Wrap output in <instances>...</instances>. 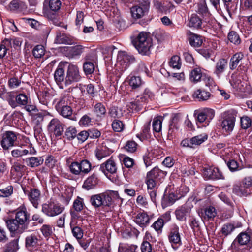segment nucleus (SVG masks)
Wrapping results in <instances>:
<instances>
[{
    "label": "nucleus",
    "mask_w": 252,
    "mask_h": 252,
    "mask_svg": "<svg viewBox=\"0 0 252 252\" xmlns=\"http://www.w3.org/2000/svg\"><path fill=\"white\" fill-rule=\"evenodd\" d=\"M90 202L94 208L102 207L106 212L111 210L113 205L111 195L107 193L93 195L90 197Z\"/></svg>",
    "instance_id": "f03ea898"
},
{
    "label": "nucleus",
    "mask_w": 252,
    "mask_h": 252,
    "mask_svg": "<svg viewBox=\"0 0 252 252\" xmlns=\"http://www.w3.org/2000/svg\"><path fill=\"white\" fill-rule=\"evenodd\" d=\"M22 189L24 194L28 196L30 202L35 208H37L40 201V191L36 189L28 190L25 187H22Z\"/></svg>",
    "instance_id": "9d476101"
},
{
    "label": "nucleus",
    "mask_w": 252,
    "mask_h": 252,
    "mask_svg": "<svg viewBox=\"0 0 252 252\" xmlns=\"http://www.w3.org/2000/svg\"><path fill=\"white\" fill-rule=\"evenodd\" d=\"M108 114L111 117L114 118H119L123 116V112L122 110L118 109V107L114 106L111 107L109 109Z\"/></svg>",
    "instance_id": "5fc2aeb1"
},
{
    "label": "nucleus",
    "mask_w": 252,
    "mask_h": 252,
    "mask_svg": "<svg viewBox=\"0 0 252 252\" xmlns=\"http://www.w3.org/2000/svg\"><path fill=\"white\" fill-rule=\"evenodd\" d=\"M162 120L161 117H157L155 118L153 122V130L157 132H159L161 131L162 128Z\"/></svg>",
    "instance_id": "3c124183"
},
{
    "label": "nucleus",
    "mask_w": 252,
    "mask_h": 252,
    "mask_svg": "<svg viewBox=\"0 0 252 252\" xmlns=\"http://www.w3.org/2000/svg\"><path fill=\"white\" fill-rule=\"evenodd\" d=\"M181 61L179 56H173L169 62V65L174 69H179L181 67Z\"/></svg>",
    "instance_id": "58836bf2"
},
{
    "label": "nucleus",
    "mask_w": 252,
    "mask_h": 252,
    "mask_svg": "<svg viewBox=\"0 0 252 252\" xmlns=\"http://www.w3.org/2000/svg\"><path fill=\"white\" fill-rule=\"evenodd\" d=\"M113 129L116 132H121L124 128L123 122L119 120H115L112 123Z\"/></svg>",
    "instance_id": "4d7b16f0"
},
{
    "label": "nucleus",
    "mask_w": 252,
    "mask_h": 252,
    "mask_svg": "<svg viewBox=\"0 0 252 252\" xmlns=\"http://www.w3.org/2000/svg\"><path fill=\"white\" fill-rule=\"evenodd\" d=\"M72 40L67 35L63 33H57L55 40V43L57 44H71Z\"/></svg>",
    "instance_id": "72a5a7b5"
},
{
    "label": "nucleus",
    "mask_w": 252,
    "mask_h": 252,
    "mask_svg": "<svg viewBox=\"0 0 252 252\" xmlns=\"http://www.w3.org/2000/svg\"><path fill=\"white\" fill-rule=\"evenodd\" d=\"M169 240L172 244H180L181 237L179 232V227L175 226L171 230L169 235Z\"/></svg>",
    "instance_id": "393cba45"
},
{
    "label": "nucleus",
    "mask_w": 252,
    "mask_h": 252,
    "mask_svg": "<svg viewBox=\"0 0 252 252\" xmlns=\"http://www.w3.org/2000/svg\"><path fill=\"white\" fill-rule=\"evenodd\" d=\"M64 209L61 204L50 201L42 205L41 211L48 217H54L61 214Z\"/></svg>",
    "instance_id": "39448f33"
},
{
    "label": "nucleus",
    "mask_w": 252,
    "mask_h": 252,
    "mask_svg": "<svg viewBox=\"0 0 252 252\" xmlns=\"http://www.w3.org/2000/svg\"><path fill=\"white\" fill-rule=\"evenodd\" d=\"M197 12L202 15L205 22L209 23V18L211 14L208 11V7L205 1L200 2L198 4Z\"/></svg>",
    "instance_id": "a211bd4d"
},
{
    "label": "nucleus",
    "mask_w": 252,
    "mask_h": 252,
    "mask_svg": "<svg viewBox=\"0 0 252 252\" xmlns=\"http://www.w3.org/2000/svg\"><path fill=\"white\" fill-rule=\"evenodd\" d=\"M188 40L189 44L194 48L200 47L203 42L202 36L193 33L189 34Z\"/></svg>",
    "instance_id": "4be33fe9"
},
{
    "label": "nucleus",
    "mask_w": 252,
    "mask_h": 252,
    "mask_svg": "<svg viewBox=\"0 0 252 252\" xmlns=\"http://www.w3.org/2000/svg\"><path fill=\"white\" fill-rule=\"evenodd\" d=\"M232 192L240 197L246 196L249 194L248 189L240 184H235L233 186Z\"/></svg>",
    "instance_id": "a878e982"
},
{
    "label": "nucleus",
    "mask_w": 252,
    "mask_h": 252,
    "mask_svg": "<svg viewBox=\"0 0 252 252\" xmlns=\"http://www.w3.org/2000/svg\"><path fill=\"white\" fill-rule=\"evenodd\" d=\"M39 236L35 233H32L25 238V246L28 249L36 248L40 245Z\"/></svg>",
    "instance_id": "dca6fc26"
},
{
    "label": "nucleus",
    "mask_w": 252,
    "mask_h": 252,
    "mask_svg": "<svg viewBox=\"0 0 252 252\" xmlns=\"http://www.w3.org/2000/svg\"><path fill=\"white\" fill-rule=\"evenodd\" d=\"M30 218L26 208L20 206L16 210L15 218L7 219L5 222L10 232L21 234L28 228Z\"/></svg>",
    "instance_id": "f257e3e1"
},
{
    "label": "nucleus",
    "mask_w": 252,
    "mask_h": 252,
    "mask_svg": "<svg viewBox=\"0 0 252 252\" xmlns=\"http://www.w3.org/2000/svg\"><path fill=\"white\" fill-rule=\"evenodd\" d=\"M84 205L83 199L80 197H77L74 201L73 207L75 211L81 212L83 209Z\"/></svg>",
    "instance_id": "603ef678"
},
{
    "label": "nucleus",
    "mask_w": 252,
    "mask_h": 252,
    "mask_svg": "<svg viewBox=\"0 0 252 252\" xmlns=\"http://www.w3.org/2000/svg\"><path fill=\"white\" fill-rule=\"evenodd\" d=\"M235 228L234 225L232 223H226L223 225L221 228V232L225 236L230 234Z\"/></svg>",
    "instance_id": "052dcab7"
},
{
    "label": "nucleus",
    "mask_w": 252,
    "mask_h": 252,
    "mask_svg": "<svg viewBox=\"0 0 252 252\" xmlns=\"http://www.w3.org/2000/svg\"><path fill=\"white\" fill-rule=\"evenodd\" d=\"M164 3H162L158 0H153V4L155 8L159 12H166L167 8L164 5Z\"/></svg>",
    "instance_id": "774afa93"
},
{
    "label": "nucleus",
    "mask_w": 252,
    "mask_h": 252,
    "mask_svg": "<svg viewBox=\"0 0 252 252\" xmlns=\"http://www.w3.org/2000/svg\"><path fill=\"white\" fill-rule=\"evenodd\" d=\"M215 112L212 109H206L202 112H199L197 116V121L198 122L202 123L206 120L207 122L214 117Z\"/></svg>",
    "instance_id": "412c9836"
},
{
    "label": "nucleus",
    "mask_w": 252,
    "mask_h": 252,
    "mask_svg": "<svg viewBox=\"0 0 252 252\" xmlns=\"http://www.w3.org/2000/svg\"><path fill=\"white\" fill-rule=\"evenodd\" d=\"M77 131L75 127L69 126L65 131L64 137L69 140L74 139L77 136Z\"/></svg>",
    "instance_id": "37998d69"
},
{
    "label": "nucleus",
    "mask_w": 252,
    "mask_h": 252,
    "mask_svg": "<svg viewBox=\"0 0 252 252\" xmlns=\"http://www.w3.org/2000/svg\"><path fill=\"white\" fill-rule=\"evenodd\" d=\"M143 82L141 78L139 76H132L129 80V85L133 89H135L141 86Z\"/></svg>",
    "instance_id": "a18cd8bd"
},
{
    "label": "nucleus",
    "mask_w": 252,
    "mask_h": 252,
    "mask_svg": "<svg viewBox=\"0 0 252 252\" xmlns=\"http://www.w3.org/2000/svg\"><path fill=\"white\" fill-rule=\"evenodd\" d=\"M208 138V135L206 133H202L195 136L191 138L193 148L194 146L199 145L203 143Z\"/></svg>",
    "instance_id": "e433bc0d"
},
{
    "label": "nucleus",
    "mask_w": 252,
    "mask_h": 252,
    "mask_svg": "<svg viewBox=\"0 0 252 252\" xmlns=\"http://www.w3.org/2000/svg\"><path fill=\"white\" fill-rule=\"evenodd\" d=\"M131 12L134 18L140 19L147 12V9L141 6L136 5L131 8Z\"/></svg>",
    "instance_id": "cd10ccee"
},
{
    "label": "nucleus",
    "mask_w": 252,
    "mask_h": 252,
    "mask_svg": "<svg viewBox=\"0 0 252 252\" xmlns=\"http://www.w3.org/2000/svg\"><path fill=\"white\" fill-rule=\"evenodd\" d=\"M61 6V2L60 0H49V6L53 11H58Z\"/></svg>",
    "instance_id": "e2e57ef3"
},
{
    "label": "nucleus",
    "mask_w": 252,
    "mask_h": 252,
    "mask_svg": "<svg viewBox=\"0 0 252 252\" xmlns=\"http://www.w3.org/2000/svg\"><path fill=\"white\" fill-rule=\"evenodd\" d=\"M81 79L78 67L75 65L69 64L66 70L65 86L79 82Z\"/></svg>",
    "instance_id": "423d86ee"
},
{
    "label": "nucleus",
    "mask_w": 252,
    "mask_h": 252,
    "mask_svg": "<svg viewBox=\"0 0 252 252\" xmlns=\"http://www.w3.org/2000/svg\"><path fill=\"white\" fill-rule=\"evenodd\" d=\"M132 43L140 53L146 54L152 46V39L144 32H140Z\"/></svg>",
    "instance_id": "7ed1b4c3"
},
{
    "label": "nucleus",
    "mask_w": 252,
    "mask_h": 252,
    "mask_svg": "<svg viewBox=\"0 0 252 252\" xmlns=\"http://www.w3.org/2000/svg\"><path fill=\"white\" fill-rule=\"evenodd\" d=\"M25 161L27 166L34 168L41 165L43 163L44 159L42 157H31L26 158Z\"/></svg>",
    "instance_id": "5701e85b"
},
{
    "label": "nucleus",
    "mask_w": 252,
    "mask_h": 252,
    "mask_svg": "<svg viewBox=\"0 0 252 252\" xmlns=\"http://www.w3.org/2000/svg\"><path fill=\"white\" fill-rule=\"evenodd\" d=\"M98 183L97 175L94 173L88 177L84 181L83 187L87 190L94 188Z\"/></svg>",
    "instance_id": "b1692460"
},
{
    "label": "nucleus",
    "mask_w": 252,
    "mask_h": 252,
    "mask_svg": "<svg viewBox=\"0 0 252 252\" xmlns=\"http://www.w3.org/2000/svg\"><path fill=\"white\" fill-rule=\"evenodd\" d=\"M151 219V217L146 212H142L138 213L136 215L134 221L139 226L144 228L150 224Z\"/></svg>",
    "instance_id": "2eb2a0df"
},
{
    "label": "nucleus",
    "mask_w": 252,
    "mask_h": 252,
    "mask_svg": "<svg viewBox=\"0 0 252 252\" xmlns=\"http://www.w3.org/2000/svg\"><path fill=\"white\" fill-rule=\"evenodd\" d=\"M16 107L18 106H25L28 104V96L24 94H19L16 96Z\"/></svg>",
    "instance_id": "a19ab883"
},
{
    "label": "nucleus",
    "mask_w": 252,
    "mask_h": 252,
    "mask_svg": "<svg viewBox=\"0 0 252 252\" xmlns=\"http://www.w3.org/2000/svg\"><path fill=\"white\" fill-rule=\"evenodd\" d=\"M57 164V160L55 157L51 155H48L45 161V165L49 169L53 168Z\"/></svg>",
    "instance_id": "6e6d98bb"
},
{
    "label": "nucleus",
    "mask_w": 252,
    "mask_h": 252,
    "mask_svg": "<svg viewBox=\"0 0 252 252\" xmlns=\"http://www.w3.org/2000/svg\"><path fill=\"white\" fill-rule=\"evenodd\" d=\"M13 192V188L12 186H8L5 188L0 189V196L2 197H7L10 196Z\"/></svg>",
    "instance_id": "13d9d810"
},
{
    "label": "nucleus",
    "mask_w": 252,
    "mask_h": 252,
    "mask_svg": "<svg viewBox=\"0 0 252 252\" xmlns=\"http://www.w3.org/2000/svg\"><path fill=\"white\" fill-rule=\"evenodd\" d=\"M94 111L99 117L105 115L106 112L105 106L101 103H97L95 105Z\"/></svg>",
    "instance_id": "864d4df0"
},
{
    "label": "nucleus",
    "mask_w": 252,
    "mask_h": 252,
    "mask_svg": "<svg viewBox=\"0 0 252 252\" xmlns=\"http://www.w3.org/2000/svg\"><path fill=\"white\" fill-rule=\"evenodd\" d=\"M137 146V144L135 141L132 140L128 141L125 146V149L128 152L133 153L136 151Z\"/></svg>",
    "instance_id": "0e129e2a"
},
{
    "label": "nucleus",
    "mask_w": 252,
    "mask_h": 252,
    "mask_svg": "<svg viewBox=\"0 0 252 252\" xmlns=\"http://www.w3.org/2000/svg\"><path fill=\"white\" fill-rule=\"evenodd\" d=\"M203 80L205 83V85L209 88L210 91L215 90L217 88L215 82L210 76L204 74L203 76Z\"/></svg>",
    "instance_id": "c03bdc74"
},
{
    "label": "nucleus",
    "mask_w": 252,
    "mask_h": 252,
    "mask_svg": "<svg viewBox=\"0 0 252 252\" xmlns=\"http://www.w3.org/2000/svg\"><path fill=\"white\" fill-rule=\"evenodd\" d=\"M211 96L210 92L198 89L194 92L193 96L199 101H206L209 99Z\"/></svg>",
    "instance_id": "bb28decb"
},
{
    "label": "nucleus",
    "mask_w": 252,
    "mask_h": 252,
    "mask_svg": "<svg viewBox=\"0 0 252 252\" xmlns=\"http://www.w3.org/2000/svg\"><path fill=\"white\" fill-rule=\"evenodd\" d=\"M100 170L105 175H107L108 173L113 174L117 172V164L114 159L110 158L100 165Z\"/></svg>",
    "instance_id": "4468645a"
},
{
    "label": "nucleus",
    "mask_w": 252,
    "mask_h": 252,
    "mask_svg": "<svg viewBox=\"0 0 252 252\" xmlns=\"http://www.w3.org/2000/svg\"><path fill=\"white\" fill-rule=\"evenodd\" d=\"M83 69L86 75L91 74L94 70V65L93 63L87 62L84 63Z\"/></svg>",
    "instance_id": "680f3d73"
},
{
    "label": "nucleus",
    "mask_w": 252,
    "mask_h": 252,
    "mask_svg": "<svg viewBox=\"0 0 252 252\" xmlns=\"http://www.w3.org/2000/svg\"><path fill=\"white\" fill-rule=\"evenodd\" d=\"M164 225V221L162 218H158L151 226L152 228L158 233L160 234L162 232V228Z\"/></svg>",
    "instance_id": "ea45409f"
},
{
    "label": "nucleus",
    "mask_w": 252,
    "mask_h": 252,
    "mask_svg": "<svg viewBox=\"0 0 252 252\" xmlns=\"http://www.w3.org/2000/svg\"><path fill=\"white\" fill-rule=\"evenodd\" d=\"M18 248V241L17 239H14L7 244L5 252H16Z\"/></svg>",
    "instance_id": "de8ad7c7"
},
{
    "label": "nucleus",
    "mask_w": 252,
    "mask_h": 252,
    "mask_svg": "<svg viewBox=\"0 0 252 252\" xmlns=\"http://www.w3.org/2000/svg\"><path fill=\"white\" fill-rule=\"evenodd\" d=\"M203 176L206 179L219 180L224 179L222 173L219 168L210 167L203 169Z\"/></svg>",
    "instance_id": "ddd939ff"
},
{
    "label": "nucleus",
    "mask_w": 252,
    "mask_h": 252,
    "mask_svg": "<svg viewBox=\"0 0 252 252\" xmlns=\"http://www.w3.org/2000/svg\"><path fill=\"white\" fill-rule=\"evenodd\" d=\"M243 57L244 55L241 53H237L234 54L230 60L229 65L230 69L233 70L235 69Z\"/></svg>",
    "instance_id": "473e14b6"
},
{
    "label": "nucleus",
    "mask_w": 252,
    "mask_h": 252,
    "mask_svg": "<svg viewBox=\"0 0 252 252\" xmlns=\"http://www.w3.org/2000/svg\"><path fill=\"white\" fill-rule=\"evenodd\" d=\"M204 214L205 219H213L216 216L217 212L214 207L210 206L205 209Z\"/></svg>",
    "instance_id": "49530a36"
},
{
    "label": "nucleus",
    "mask_w": 252,
    "mask_h": 252,
    "mask_svg": "<svg viewBox=\"0 0 252 252\" xmlns=\"http://www.w3.org/2000/svg\"><path fill=\"white\" fill-rule=\"evenodd\" d=\"M154 94L149 89L146 88L145 89L143 94L140 96V99H138V101L146 102L149 100H152L154 99Z\"/></svg>",
    "instance_id": "c9c22d12"
},
{
    "label": "nucleus",
    "mask_w": 252,
    "mask_h": 252,
    "mask_svg": "<svg viewBox=\"0 0 252 252\" xmlns=\"http://www.w3.org/2000/svg\"><path fill=\"white\" fill-rule=\"evenodd\" d=\"M16 96L14 93L12 92H8L5 95L6 100L13 108H16Z\"/></svg>",
    "instance_id": "8fccbe9b"
},
{
    "label": "nucleus",
    "mask_w": 252,
    "mask_h": 252,
    "mask_svg": "<svg viewBox=\"0 0 252 252\" xmlns=\"http://www.w3.org/2000/svg\"><path fill=\"white\" fill-rule=\"evenodd\" d=\"M47 128L49 132L56 137L61 136L64 129L63 124L57 118H54L50 121Z\"/></svg>",
    "instance_id": "1a4fd4ad"
},
{
    "label": "nucleus",
    "mask_w": 252,
    "mask_h": 252,
    "mask_svg": "<svg viewBox=\"0 0 252 252\" xmlns=\"http://www.w3.org/2000/svg\"><path fill=\"white\" fill-rule=\"evenodd\" d=\"M36 153V151L33 150H30L29 152L28 150L25 149H15L11 151V155L14 157H20L24 155H26L28 153L30 154H34Z\"/></svg>",
    "instance_id": "79ce46f5"
},
{
    "label": "nucleus",
    "mask_w": 252,
    "mask_h": 252,
    "mask_svg": "<svg viewBox=\"0 0 252 252\" xmlns=\"http://www.w3.org/2000/svg\"><path fill=\"white\" fill-rule=\"evenodd\" d=\"M204 75H202L200 68H196L193 69L190 73V79L191 82L196 83L203 78Z\"/></svg>",
    "instance_id": "f704fd0d"
},
{
    "label": "nucleus",
    "mask_w": 252,
    "mask_h": 252,
    "mask_svg": "<svg viewBox=\"0 0 252 252\" xmlns=\"http://www.w3.org/2000/svg\"><path fill=\"white\" fill-rule=\"evenodd\" d=\"M40 231L45 237H49L53 233L52 227L48 224L43 225L40 228Z\"/></svg>",
    "instance_id": "338daca9"
},
{
    "label": "nucleus",
    "mask_w": 252,
    "mask_h": 252,
    "mask_svg": "<svg viewBox=\"0 0 252 252\" xmlns=\"http://www.w3.org/2000/svg\"><path fill=\"white\" fill-rule=\"evenodd\" d=\"M227 66V61L225 59H220L216 63L214 74L220 78Z\"/></svg>",
    "instance_id": "6ab92c4d"
},
{
    "label": "nucleus",
    "mask_w": 252,
    "mask_h": 252,
    "mask_svg": "<svg viewBox=\"0 0 252 252\" xmlns=\"http://www.w3.org/2000/svg\"><path fill=\"white\" fill-rule=\"evenodd\" d=\"M112 151L105 146H102L100 148H98L96 151V157L98 160H101L103 158L109 156Z\"/></svg>",
    "instance_id": "2f4dec72"
},
{
    "label": "nucleus",
    "mask_w": 252,
    "mask_h": 252,
    "mask_svg": "<svg viewBox=\"0 0 252 252\" xmlns=\"http://www.w3.org/2000/svg\"><path fill=\"white\" fill-rule=\"evenodd\" d=\"M70 98L71 97L68 94L62 95L55 105L56 109L69 106L71 103Z\"/></svg>",
    "instance_id": "c85d7f7f"
},
{
    "label": "nucleus",
    "mask_w": 252,
    "mask_h": 252,
    "mask_svg": "<svg viewBox=\"0 0 252 252\" xmlns=\"http://www.w3.org/2000/svg\"><path fill=\"white\" fill-rule=\"evenodd\" d=\"M165 176V173L158 167H154L152 170L148 172L147 174L148 178L158 181L161 178Z\"/></svg>",
    "instance_id": "c756f323"
},
{
    "label": "nucleus",
    "mask_w": 252,
    "mask_h": 252,
    "mask_svg": "<svg viewBox=\"0 0 252 252\" xmlns=\"http://www.w3.org/2000/svg\"><path fill=\"white\" fill-rule=\"evenodd\" d=\"M45 53V49L43 46L38 45L36 46L32 50V54L36 58L42 57Z\"/></svg>",
    "instance_id": "09e8293b"
},
{
    "label": "nucleus",
    "mask_w": 252,
    "mask_h": 252,
    "mask_svg": "<svg viewBox=\"0 0 252 252\" xmlns=\"http://www.w3.org/2000/svg\"><path fill=\"white\" fill-rule=\"evenodd\" d=\"M56 110L62 117L72 121H77V117L75 115H72L73 110L70 105L57 109Z\"/></svg>",
    "instance_id": "aec40b11"
},
{
    "label": "nucleus",
    "mask_w": 252,
    "mask_h": 252,
    "mask_svg": "<svg viewBox=\"0 0 252 252\" xmlns=\"http://www.w3.org/2000/svg\"><path fill=\"white\" fill-rule=\"evenodd\" d=\"M192 206L189 203H186L179 207L175 211L176 219L181 221H185L187 217L189 215Z\"/></svg>",
    "instance_id": "f8f14e48"
},
{
    "label": "nucleus",
    "mask_w": 252,
    "mask_h": 252,
    "mask_svg": "<svg viewBox=\"0 0 252 252\" xmlns=\"http://www.w3.org/2000/svg\"><path fill=\"white\" fill-rule=\"evenodd\" d=\"M250 240V235L245 232H242L239 234L235 241H237L241 245H246Z\"/></svg>",
    "instance_id": "4c0bfd02"
},
{
    "label": "nucleus",
    "mask_w": 252,
    "mask_h": 252,
    "mask_svg": "<svg viewBox=\"0 0 252 252\" xmlns=\"http://www.w3.org/2000/svg\"><path fill=\"white\" fill-rule=\"evenodd\" d=\"M251 119L247 116H244L241 118V126L242 128L247 129L251 126Z\"/></svg>",
    "instance_id": "69168bd1"
},
{
    "label": "nucleus",
    "mask_w": 252,
    "mask_h": 252,
    "mask_svg": "<svg viewBox=\"0 0 252 252\" xmlns=\"http://www.w3.org/2000/svg\"><path fill=\"white\" fill-rule=\"evenodd\" d=\"M117 63L122 66V71L126 70L130 63L134 60V58L128 55L126 52L119 51L117 55Z\"/></svg>",
    "instance_id": "9b49d317"
},
{
    "label": "nucleus",
    "mask_w": 252,
    "mask_h": 252,
    "mask_svg": "<svg viewBox=\"0 0 252 252\" xmlns=\"http://www.w3.org/2000/svg\"><path fill=\"white\" fill-rule=\"evenodd\" d=\"M54 79L58 85H61L62 88L65 86V73L64 70L62 68V65H60L56 69L54 74Z\"/></svg>",
    "instance_id": "f3484780"
},
{
    "label": "nucleus",
    "mask_w": 252,
    "mask_h": 252,
    "mask_svg": "<svg viewBox=\"0 0 252 252\" xmlns=\"http://www.w3.org/2000/svg\"><path fill=\"white\" fill-rule=\"evenodd\" d=\"M17 139L16 135L13 131H5L1 134V145L3 149L7 150L14 146V143Z\"/></svg>",
    "instance_id": "0eeeda50"
},
{
    "label": "nucleus",
    "mask_w": 252,
    "mask_h": 252,
    "mask_svg": "<svg viewBox=\"0 0 252 252\" xmlns=\"http://www.w3.org/2000/svg\"><path fill=\"white\" fill-rule=\"evenodd\" d=\"M236 114L234 113L227 112L224 113L223 120L221 126L226 132H231L234 127Z\"/></svg>",
    "instance_id": "6e6552de"
},
{
    "label": "nucleus",
    "mask_w": 252,
    "mask_h": 252,
    "mask_svg": "<svg viewBox=\"0 0 252 252\" xmlns=\"http://www.w3.org/2000/svg\"><path fill=\"white\" fill-rule=\"evenodd\" d=\"M70 172L75 175L83 176L90 172L91 170V164L86 159L80 162L74 161L69 165Z\"/></svg>",
    "instance_id": "20e7f679"
},
{
    "label": "nucleus",
    "mask_w": 252,
    "mask_h": 252,
    "mask_svg": "<svg viewBox=\"0 0 252 252\" xmlns=\"http://www.w3.org/2000/svg\"><path fill=\"white\" fill-rule=\"evenodd\" d=\"M202 20L196 14H193L189 19L188 26L189 27H193L198 29L201 26Z\"/></svg>",
    "instance_id": "7c9ffc66"
},
{
    "label": "nucleus",
    "mask_w": 252,
    "mask_h": 252,
    "mask_svg": "<svg viewBox=\"0 0 252 252\" xmlns=\"http://www.w3.org/2000/svg\"><path fill=\"white\" fill-rule=\"evenodd\" d=\"M229 40L235 44L240 43L241 40L239 35L234 31L230 32L228 35Z\"/></svg>",
    "instance_id": "bf43d9fd"
}]
</instances>
